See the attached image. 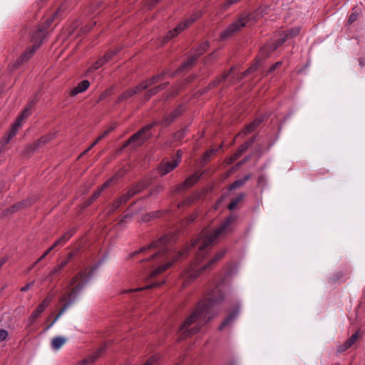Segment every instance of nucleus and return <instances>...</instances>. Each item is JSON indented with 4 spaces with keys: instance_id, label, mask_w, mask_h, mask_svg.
I'll list each match as a JSON object with an SVG mask.
<instances>
[{
    "instance_id": "nucleus-1",
    "label": "nucleus",
    "mask_w": 365,
    "mask_h": 365,
    "mask_svg": "<svg viewBox=\"0 0 365 365\" xmlns=\"http://www.w3.org/2000/svg\"><path fill=\"white\" fill-rule=\"evenodd\" d=\"M236 220L234 216H230L226 218L217 228L214 230H203L197 238L195 240L190 246L187 247L185 250L178 252V256L174 260L163 264L152 271V277L156 276L168 269L178 258L183 256L190 249L195 250V255L194 261L190 263L182 272L181 279L182 280V286L186 287L187 284L197 279L204 271L211 269V267L217 261H219L225 255V252H217L207 263L201 264L203 259L207 255L217 239L222 235L228 232H232L233 228L231 227L232 223Z\"/></svg>"
},
{
    "instance_id": "nucleus-2",
    "label": "nucleus",
    "mask_w": 365,
    "mask_h": 365,
    "mask_svg": "<svg viewBox=\"0 0 365 365\" xmlns=\"http://www.w3.org/2000/svg\"><path fill=\"white\" fill-rule=\"evenodd\" d=\"M222 284L220 283L208 294L205 301H201L195 311L185 320L179 329V339H184L195 334L210 320L212 308L224 300Z\"/></svg>"
},
{
    "instance_id": "nucleus-3",
    "label": "nucleus",
    "mask_w": 365,
    "mask_h": 365,
    "mask_svg": "<svg viewBox=\"0 0 365 365\" xmlns=\"http://www.w3.org/2000/svg\"><path fill=\"white\" fill-rule=\"evenodd\" d=\"M86 271H80L70 281L67 287L68 292L63 294L60 300L64 302V304L60 309L54 319L46 327L45 331L48 330L58 319L67 310V309L76 301L78 295L88 282Z\"/></svg>"
},
{
    "instance_id": "nucleus-4",
    "label": "nucleus",
    "mask_w": 365,
    "mask_h": 365,
    "mask_svg": "<svg viewBox=\"0 0 365 365\" xmlns=\"http://www.w3.org/2000/svg\"><path fill=\"white\" fill-rule=\"evenodd\" d=\"M261 13L262 12L259 9L247 15L241 16L236 21L231 24L221 33L220 39H227L233 36L237 31H240L242 28L248 25H251L257 20V19L259 18V16Z\"/></svg>"
},
{
    "instance_id": "nucleus-5",
    "label": "nucleus",
    "mask_w": 365,
    "mask_h": 365,
    "mask_svg": "<svg viewBox=\"0 0 365 365\" xmlns=\"http://www.w3.org/2000/svg\"><path fill=\"white\" fill-rule=\"evenodd\" d=\"M168 237H162L158 240L153 242L146 247H143L138 250V254L148 251L150 254V257L153 259H162L168 250Z\"/></svg>"
},
{
    "instance_id": "nucleus-6",
    "label": "nucleus",
    "mask_w": 365,
    "mask_h": 365,
    "mask_svg": "<svg viewBox=\"0 0 365 365\" xmlns=\"http://www.w3.org/2000/svg\"><path fill=\"white\" fill-rule=\"evenodd\" d=\"M201 15L202 14L200 12H196L195 14H192L189 18L186 19L185 21L178 24L177 26L173 30L169 31L168 33L167 38L168 39H170L178 36L185 29L190 26L197 19H199L201 16Z\"/></svg>"
},
{
    "instance_id": "nucleus-7",
    "label": "nucleus",
    "mask_w": 365,
    "mask_h": 365,
    "mask_svg": "<svg viewBox=\"0 0 365 365\" xmlns=\"http://www.w3.org/2000/svg\"><path fill=\"white\" fill-rule=\"evenodd\" d=\"M201 175L195 173L185 179V180L180 183L175 187H173L171 190V194H175L181 192L186 191L187 190L192 187L200 178Z\"/></svg>"
},
{
    "instance_id": "nucleus-8",
    "label": "nucleus",
    "mask_w": 365,
    "mask_h": 365,
    "mask_svg": "<svg viewBox=\"0 0 365 365\" xmlns=\"http://www.w3.org/2000/svg\"><path fill=\"white\" fill-rule=\"evenodd\" d=\"M53 299V294H48L42 302L36 307L32 312L31 315L29 317L27 325L31 326L34 324L35 321L40 317L41 314L44 312L46 307L49 305Z\"/></svg>"
},
{
    "instance_id": "nucleus-9",
    "label": "nucleus",
    "mask_w": 365,
    "mask_h": 365,
    "mask_svg": "<svg viewBox=\"0 0 365 365\" xmlns=\"http://www.w3.org/2000/svg\"><path fill=\"white\" fill-rule=\"evenodd\" d=\"M177 158L173 159L172 160H163L159 165L158 168V171L161 176L165 175L168 173L173 171L179 164L181 160V155L178 152Z\"/></svg>"
},
{
    "instance_id": "nucleus-10",
    "label": "nucleus",
    "mask_w": 365,
    "mask_h": 365,
    "mask_svg": "<svg viewBox=\"0 0 365 365\" xmlns=\"http://www.w3.org/2000/svg\"><path fill=\"white\" fill-rule=\"evenodd\" d=\"M209 42L205 41L201 43L196 49L195 55L187 58V61L185 62L179 68V71H182L184 69L191 66L193 65L194 62L197 60V58L202 55L208 48Z\"/></svg>"
},
{
    "instance_id": "nucleus-11",
    "label": "nucleus",
    "mask_w": 365,
    "mask_h": 365,
    "mask_svg": "<svg viewBox=\"0 0 365 365\" xmlns=\"http://www.w3.org/2000/svg\"><path fill=\"white\" fill-rule=\"evenodd\" d=\"M115 180H116L115 177H113L108 180L107 181H106L102 185V186L100 187L97 190H96L87 200H86L83 203L81 204V208L85 209L89 207L91 205H92L94 202V201L99 197L103 190L109 187Z\"/></svg>"
},
{
    "instance_id": "nucleus-12",
    "label": "nucleus",
    "mask_w": 365,
    "mask_h": 365,
    "mask_svg": "<svg viewBox=\"0 0 365 365\" xmlns=\"http://www.w3.org/2000/svg\"><path fill=\"white\" fill-rule=\"evenodd\" d=\"M37 50V46H31L29 47L15 61L13 64V69H16L21 66L24 63L28 61Z\"/></svg>"
},
{
    "instance_id": "nucleus-13",
    "label": "nucleus",
    "mask_w": 365,
    "mask_h": 365,
    "mask_svg": "<svg viewBox=\"0 0 365 365\" xmlns=\"http://www.w3.org/2000/svg\"><path fill=\"white\" fill-rule=\"evenodd\" d=\"M46 31L41 26L36 29L31 35L32 46H37V49L40 47L43 42V38L46 36Z\"/></svg>"
},
{
    "instance_id": "nucleus-14",
    "label": "nucleus",
    "mask_w": 365,
    "mask_h": 365,
    "mask_svg": "<svg viewBox=\"0 0 365 365\" xmlns=\"http://www.w3.org/2000/svg\"><path fill=\"white\" fill-rule=\"evenodd\" d=\"M183 112V108L182 106H178L177 108H175L173 111L170 113L169 114H167L163 121L162 122V124L164 126L169 125L175 119H176L178 116H180Z\"/></svg>"
},
{
    "instance_id": "nucleus-15",
    "label": "nucleus",
    "mask_w": 365,
    "mask_h": 365,
    "mask_svg": "<svg viewBox=\"0 0 365 365\" xmlns=\"http://www.w3.org/2000/svg\"><path fill=\"white\" fill-rule=\"evenodd\" d=\"M263 121L262 118H257L254 120L250 124L247 125L244 130L239 133L236 138L245 137L247 134L252 133Z\"/></svg>"
},
{
    "instance_id": "nucleus-16",
    "label": "nucleus",
    "mask_w": 365,
    "mask_h": 365,
    "mask_svg": "<svg viewBox=\"0 0 365 365\" xmlns=\"http://www.w3.org/2000/svg\"><path fill=\"white\" fill-rule=\"evenodd\" d=\"M106 346L103 345L98 349V350L91 355L88 356L86 358L81 361V365L94 363L96 359L106 351Z\"/></svg>"
},
{
    "instance_id": "nucleus-17",
    "label": "nucleus",
    "mask_w": 365,
    "mask_h": 365,
    "mask_svg": "<svg viewBox=\"0 0 365 365\" xmlns=\"http://www.w3.org/2000/svg\"><path fill=\"white\" fill-rule=\"evenodd\" d=\"M286 41V36H284L283 34L281 33L279 34V37L276 40V41L272 46H266L264 48H263V49L261 51V53L264 54V53H265L267 50L269 51V52L274 51L279 46L282 45Z\"/></svg>"
},
{
    "instance_id": "nucleus-18",
    "label": "nucleus",
    "mask_w": 365,
    "mask_h": 365,
    "mask_svg": "<svg viewBox=\"0 0 365 365\" xmlns=\"http://www.w3.org/2000/svg\"><path fill=\"white\" fill-rule=\"evenodd\" d=\"M90 86V82L88 80H83L81 81L77 86L74 87L70 92L71 96H76L78 93H81L86 91Z\"/></svg>"
},
{
    "instance_id": "nucleus-19",
    "label": "nucleus",
    "mask_w": 365,
    "mask_h": 365,
    "mask_svg": "<svg viewBox=\"0 0 365 365\" xmlns=\"http://www.w3.org/2000/svg\"><path fill=\"white\" fill-rule=\"evenodd\" d=\"M152 128L151 125H148L140 130H138V145L140 143H143L144 140L148 139L150 136V133H149L150 128Z\"/></svg>"
},
{
    "instance_id": "nucleus-20",
    "label": "nucleus",
    "mask_w": 365,
    "mask_h": 365,
    "mask_svg": "<svg viewBox=\"0 0 365 365\" xmlns=\"http://www.w3.org/2000/svg\"><path fill=\"white\" fill-rule=\"evenodd\" d=\"M238 313H239V307H237L230 314H229V315L227 317V318L224 320V322L219 327V329L222 330L226 326L231 324L233 322V320L237 317Z\"/></svg>"
},
{
    "instance_id": "nucleus-21",
    "label": "nucleus",
    "mask_w": 365,
    "mask_h": 365,
    "mask_svg": "<svg viewBox=\"0 0 365 365\" xmlns=\"http://www.w3.org/2000/svg\"><path fill=\"white\" fill-rule=\"evenodd\" d=\"M123 197H119L115 202L110 204L107 209V214L111 215L125 203Z\"/></svg>"
},
{
    "instance_id": "nucleus-22",
    "label": "nucleus",
    "mask_w": 365,
    "mask_h": 365,
    "mask_svg": "<svg viewBox=\"0 0 365 365\" xmlns=\"http://www.w3.org/2000/svg\"><path fill=\"white\" fill-rule=\"evenodd\" d=\"M66 341L63 336L54 337L51 341V347L53 350H58Z\"/></svg>"
},
{
    "instance_id": "nucleus-23",
    "label": "nucleus",
    "mask_w": 365,
    "mask_h": 365,
    "mask_svg": "<svg viewBox=\"0 0 365 365\" xmlns=\"http://www.w3.org/2000/svg\"><path fill=\"white\" fill-rule=\"evenodd\" d=\"M137 93V87H133L130 90L126 91L125 93L118 96L116 103H119L123 101L128 99Z\"/></svg>"
},
{
    "instance_id": "nucleus-24",
    "label": "nucleus",
    "mask_w": 365,
    "mask_h": 365,
    "mask_svg": "<svg viewBox=\"0 0 365 365\" xmlns=\"http://www.w3.org/2000/svg\"><path fill=\"white\" fill-rule=\"evenodd\" d=\"M201 194L200 193H194L192 195L187 197L185 200H183L182 202H180L178 205V207H183L185 205H190L192 203H193L195 201L200 199Z\"/></svg>"
},
{
    "instance_id": "nucleus-25",
    "label": "nucleus",
    "mask_w": 365,
    "mask_h": 365,
    "mask_svg": "<svg viewBox=\"0 0 365 365\" xmlns=\"http://www.w3.org/2000/svg\"><path fill=\"white\" fill-rule=\"evenodd\" d=\"M282 33L284 36H286L287 40L289 38H293L299 34L300 27H294L287 31H282Z\"/></svg>"
},
{
    "instance_id": "nucleus-26",
    "label": "nucleus",
    "mask_w": 365,
    "mask_h": 365,
    "mask_svg": "<svg viewBox=\"0 0 365 365\" xmlns=\"http://www.w3.org/2000/svg\"><path fill=\"white\" fill-rule=\"evenodd\" d=\"M250 179V175H246L243 178L238 179L234 181L230 185V190H235L241 186H242L248 180Z\"/></svg>"
},
{
    "instance_id": "nucleus-27",
    "label": "nucleus",
    "mask_w": 365,
    "mask_h": 365,
    "mask_svg": "<svg viewBox=\"0 0 365 365\" xmlns=\"http://www.w3.org/2000/svg\"><path fill=\"white\" fill-rule=\"evenodd\" d=\"M35 103H36V101L34 100H32L31 101H30L29 103L22 110L21 113L18 117L21 118V120H24L26 118H27L28 116H29L31 115V110Z\"/></svg>"
},
{
    "instance_id": "nucleus-28",
    "label": "nucleus",
    "mask_w": 365,
    "mask_h": 365,
    "mask_svg": "<svg viewBox=\"0 0 365 365\" xmlns=\"http://www.w3.org/2000/svg\"><path fill=\"white\" fill-rule=\"evenodd\" d=\"M76 233V228L73 227L66 232L60 238L59 240L62 245H65L70 238Z\"/></svg>"
},
{
    "instance_id": "nucleus-29",
    "label": "nucleus",
    "mask_w": 365,
    "mask_h": 365,
    "mask_svg": "<svg viewBox=\"0 0 365 365\" xmlns=\"http://www.w3.org/2000/svg\"><path fill=\"white\" fill-rule=\"evenodd\" d=\"M137 192V187L133 186L129 189L125 194H123L120 197H123L125 203L128 201Z\"/></svg>"
},
{
    "instance_id": "nucleus-30",
    "label": "nucleus",
    "mask_w": 365,
    "mask_h": 365,
    "mask_svg": "<svg viewBox=\"0 0 365 365\" xmlns=\"http://www.w3.org/2000/svg\"><path fill=\"white\" fill-rule=\"evenodd\" d=\"M36 199L35 197H31L21 202H19L18 204L19 205V207L21 210L23 208L31 206L36 202Z\"/></svg>"
},
{
    "instance_id": "nucleus-31",
    "label": "nucleus",
    "mask_w": 365,
    "mask_h": 365,
    "mask_svg": "<svg viewBox=\"0 0 365 365\" xmlns=\"http://www.w3.org/2000/svg\"><path fill=\"white\" fill-rule=\"evenodd\" d=\"M58 11H56L51 16H50L49 18H48L46 21V22L44 23V24L43 26H41V27L43 28V29H45L46 31L51 26V24H53V22L54 21V19L56 18V16H58Z\"/></svg>"
},
{
    "instance_id": "nucleus-32",
    "label": "nucleus",
    "mask_w": 365,
    "mask_h": 365,
    "mask_svg": "<svg viewBox=\"0 0 365 365\" xmlns=\"http://www.w3.org/2000/svg\"><path fill=\"white\" fill-rule=\"evenodd\" d=\"M255 139L252 138L249 140L244 143L237 150L240 154H242L244 152H245L254 143Z\"/></svg>"
},
{
    "instance_id": "nucleus-33",
    "label": "nucleus",
    "mask_w": 365,
    "mask_h": 365,
    "mask_svg": "<svg viewBox=\"0 0 365 365\" xmlns=\"http://www.w3.org/2000/svg\"><path fill=\"white\" fill-rule=\"evenodd\" d=\"M20 210H21V208L19 207V205L17 202L16 204H14L13 205H11L9 208L6 209L4 211V212L5 215H11V214H13V213H14L16 212H18Z\"/></svg>"
},
{
    "instance_id": "nucleus-34",
    "label": "nucleus",
    "mask_w": 365,
    "mask_h": 365,
    "mask_svg": "<svg viewBox=\"0 0 365 365\" xmlns=\"http://www.w3.org/2000/svg\"><path fill=\"white\" fill-rule=\"evenodd\" d=\"M243 197H244V195L242 194V195H239L238 197H237L236 198H235L234 200H232L228 205L229 210H234L237 207V204L242 200Z\"/></svg>"
},
{
    "instance_id": "nucleus-35",
    "label": "nucleus",
    "mask_w": 365,
    "mask_h": 365,
    "mask_svg": "<svg viewBox=\"0 0 365 365\" xmlns=\"http://www.w3.org/2000/svg\"><path fill=\"white\" fill-rule=\"evenodd\" d=\"M106 63V59H103V58H101L98 60H97L95 63H93L91 67L90 68L91 70H97L100 68L103 64Z\"/></svg>"
},
{
    "instance_id": "nucleus-36",
    "label": "nucleus",
    "mask_w": 365,
    "mask_h": 365,
    "mask_svg": "<svg viewBox=\"0 0 365 365\" xmlns=\"http://www.w3.org/2000/svg\"><path fill=\"white\" fill-rule=\"evenodd\" d=\"M137 140V132L136 133H134L132 136L128 140H126L123 145L122 146V148H120V150H123L124 148H125L126 147H128L130 144L131 143H135V142ZM135 145V144H133V146Z\"/></svg>"
},
{
    "instance_id": "nucleus-37",
    "label": "nucleus",
    "mask_w": 365,
    "mask_h": 365,
    "mask_svg": "<svg viewBox=\"0 0 365 365\" xmlns=\"http://www.w3.org/2000/svg\"><path fill=\"white\" fill-rule=\"evenodd\" d=\"M120 51V49L108 51L103 56V59H106V62L110 61L112 58Z\"/></svg>"
},
{
    "instance_id": "nucleus-38",
    "label": "nucleus",
    "mask_w": 365,
    "mask_h": 365,
    "mask_svg": "<svg viewBox=\"0 0 365 365\" xmlns=\"http://www.w3.org/2000/svg\"><path fill=\"white\" fill-rule=\"evenodd\" d=\"M166 83H161L158 86H155L154 88L150 89L148 92L150 93L149 96L157 93L159 91L164 89L166 87Z\"/></svg>"
},
{
    "instance_id": "nucleus-39",
    "label": "nucleus",
    "mask_w": 365,
    "mask_h": 365,
    "mask_svg": "<svg viewBox=\"0 0 365 365\" xmlns=\"http://www.w3.org/2000/svg\"><path fill=\"white\" fill-rule=\"evenodd\" d=\"M105 137L103 134L100 135L95 140L94 142L85 150L83 151L81 155H85L86 153H88L90 150H91L95 145L98 144L99 141L103 140Z\"/></svg>"
},
{
    "instance_id": "nucleus-40",
    "label": "nucleus",
    "mask_w": 365,
    "mask_h": 365,
    "mask_svg": "<svg viewBox=\"0 0 365 365\" xmlns=\"http://www.w3.org/2000/svg\"><path fill=\"white\" fill-rule=\"evenodd\" d=\"M358 16H359L358 11L356 9H353L352 13L351 14V15L349 16V17L348 19V21H347L348 24H351L354 21H356L358 19Z\"/></svg>"
},
{
    "instance_id": "nucleus-41",
    "label": "nucleus",
    "mask_w": 365,
    "mask_h": 365,
    "mask_svg": "<svg viewBox=\"0 0 365 365\" xmlns=\"http://www.w3.org/2000/svg\"><path fill=\"white\" fill-rule=\"evenodd\" d=\"M39 148V143H36V141L32 144L29 145L26 148V152L27 153H34L36 149Z\"/></svg>"
},
{
    "instance_id": "nucleus-42",
    "label": "nucleus",
    "mask_w": 365,
    "mask_h": 365,
    "mask_svg": "<svg viewBox=\"0 0 365 365\" xmlns=\"http://www.w3.org/2000/svg\"><path fill=\"white\" fill-rule=\"evenodd\" d=\"M52 139L51 135H44L41 137L38 140H37L36 142L39 143V147H41L43 145H45L48 142H49Z\"/></svg>"
},
{
    "instance_id": "nucleus-43",
    "label": "nucleus",
    "mask_w": 365,
    "mask_h": 365,
    "mask_svg": "<svg viewBox=\"0 0 365 365\" xmlns=\"http://www.w3.org/2000/svg\"><path fill=\"white\" fill-rule=\"evenodd\" d=\"M232 68L230 69V71H226L223 73L222 76L220 78H217L216 79L215 81H214L212 84V86H217L218 83H220L222 80H225V78H227L229 75L230 74L231 71H232Z\"/></svg>"
},
{
    "instance_id": "nucleus-44",
    "label": "nucleus",
    "mask_w": 365,
    "mask_h": 365,
    "mask_svg": "<svg viewBox=\"0 0 365 365\" xmlns=\"http://www.w3.org/2000/svg\"><path fill=\"white\" fill-rule=\"evenodd\" d=\"M359 331H356V333H354V334L351 335V337H349L346 341H347V344H349L351 346L354 344L356 343V341H357V339H359Z\"/></svg>"
},
{
    "instance_id": "nucleus-45",
    "label": "nucleus",
    "mask_w": 365,
    "mask_h": 365,
    "mask_svg": "<svg viewBox=\"0 0 365 365\" xmlns=\"http://www.w3.org/2000/svg\"><path fill=\"white\" fill-rule=\"evenodd\" d=\"M62 269H63L58 264L56 265L53 267V269L51 271L49 277H53L54 276L58 274Z\"/></svg>"
},
{
    "instance_id": "nucleus-46",
    "label": "nucleus",
    "mask_w": 365,
    "mask_h": 365,
    "mask_svg": "<svg viewBox=\"0 0 365 365\" xmlns=\"http://www.w3.org/2000/svg\"><path fill=\"white\" fill-rule=\"evenodd\" d=\"M185 133H186L185 129L180 130L178 131L177 133H175L174 137L176 140H181L185 137Z\"/></svg>"
},
{
    "instance_id": "nucleus-47",
    "label": "nucleus",
    "mask_w": 365,
    "mask_h": 365,
    "mask_svg": "<svg viewBox=\"0 0 365 365\" xmlns=\"http://www.w3.org/2000/svg\"><path fill=\"white\" fill-rule=\"evenodd\" d=\"M350 347H351V346L349 344H347V341H346L343 344L338 346L337 351L339 353H341V352L345 351L346 349H348Z\"/></svg>"
},
{
    "instance_id": "nucleus-48",
    "label": "nucleus",
    "mask_w": 365,
    "mask_h": 365,
    "mask_svg": "<svg viewBox=\"0 0 365 365\" xmlns=\"http://www.w3.org/2000/svg\"><path fill=\"white\" fill-rule=\"evenodd\" d=\"M241 156V154H240L237 151L233 155L230 156V158L228 159L227 163L232 164L236 160H237Z\"/></svg>"
},
{
    "instance_id": "nucleus-49",
    "label": "nucleus",
    "mask_w": 365,
    "mask_h": 365,
    "mask_svg": "<svg viewBox=\"0 0 365 365\" xmlns=\"http://www.w3.org/2000/svg\"><path fill=\"white\" fill-rule=\"evenodd\" d=\"M9 336V333L6 329H0V342L6 339Z\"/></svg>"
},
{
    "instance_id": "nucleus-50",
    "label": "nucleus",
    "mask_w": 365,
    "mask_h": 365,
    "mask_svg": "<svg viewBox=\"0 0 365 365\" xmlns=\"http://www.w3.org/2000/svg\"><path fill=\"white\" fill-rule=\"evenodd\" d=\"M257 64H255V65L250 66L248 69H247L243 73V76H247L248 74L254 72L257 69Z\"/></svg>"
},
{
    "instance_id": "nucleus-51",
    "label": "nucleus",
    "mask_w": 365,
    "mask_h": 365,
    "mask_svg": "<svg viewBox=\"0 0 365 365\" xmlns=\"http://www.w3.org/2000/svg\"><path fill=\"white\" fill-rule=\"evenodd\" d=\"M71 259L66 257L59 264H58L62 269H63L71 261Z\"/></svg>"
},
{
    "instance_id": "nucleus-52",
    "label": "nucleus",
    "mask_w": 365,
    "mask_h": 365,
    "mask_svg": "<svg viewBox=\"0 0 365 365\" xmlns=\"http://www.w3.org/2000/svg\"><path fill=\"white\" fill-rule=\"evenodd\" d=\"M71 259L66 257L59 264H58L62 269H63L71 261Z\"/></svg>"
},
{
    "instance_id": "nucleus-53",
    "label": "nucleus",
    "mask_w": 365,
    "mask_h": 365,
    "mask_svg": "<svg viewBox=\"0 0 365 365\" xmlns=\"http://www.w3.org/2000/svg\"><path fill=\"white\" fill-rule=\"evenodd\" d=\"M71 259L66 257L59 264H58L62 269H63L71 261Z\"/></svg>"
},
{
    "instance_id": "nucleus-54",
    "label": "nucleus",
    "mask_w": 365,
    "mask_h": 365,
    "mask_svg": "<svg viewBox=\"0 0 365 365\" xmlns=\"http://www.w3.org/2000/svg\"><path fill=\"white\" fill-rule=\"evenodd\" d=\"M164 76L163 73L158 75L156 76L153 77L151 79L149 80L150 84H153L160 81V79Z\"/></svg>"
},
{
    "instance_id": "nucleus-55",
    "label": "nucleus",
    "mask_w": 365,
    "mask_h": 365,
    "mask_svg": "<svg viewBox=\"0 0 365 365\" xmlns=\"http://www.w3.org/2000/svg\"><path fill=\"white\" fill-rule=\"evenodd\" d=\"M34 284V281H32L30 283H28L26 284V285H24V287H22L21 289H20V291L21 292H26L28 291L29 289H31V287Z\"/></svg>"
},
{
    "instance_id": "nucleus-56",
    "label": "nucleus",
    "mask_w": 365,
    "mask_h": 365,
    "mask_svg": "<svg viewBox=\"0 0 365 365\" xmlns=\"http://www.w3.org/2000/svg\"><path fill=\"white\" fill-rule=\"evenodd\" d=\"M156 361L157 357L155 356H152L147 360V361L143 365H153Z\"/></svg>"
},
{
    "instance_id": "nucleus-57",
    "label": "nucleus",
    "mask_w": 365,
    "mask_h": 365,
    "mask_svg": "<svg viewBox=\"0 0 365 365\" xmlns=\"http://www.w3.org/2000/svg\"><path fill=\"white\" fill-rule=\"evenodd\" d=\"M197 217V212H194V213L191 214L187 218V223H191V222H194L196 220Z\"/></svg>"
},
{
    "instance_id": "nucleus-58",
    "label": "nucleus",
    "mask_w": 365,
    "mask_h": 365,
    "mask_svg": "<svg viewBox=\"0 0 365 365\" xmlns=\"http://www.w3.org/2000/svg\"><path fill=\"white\" fill-rule=\"evenodd\" d=\"M111 94V91L110 90H106L105 91H103L101 96H100V100H103L105 98H106L107 97H108Z\"/></svg>"
},
{
    "instance_id": "nucleus-59",
    "label": "nucleus",
    "mask_w": 365,
    "mask_h": 365,
    "mask_svg": "<svg viewBox=\"0 0 365 365\" xmlns=\"http://www.w3.org/2000/svg\"><path fill=\"white\" fill-rule=\"evenodd\" d=\"M22 120H21V118L18 117L12 128L15 130H18L21 125Z\"/></svg>"
},
{
    "instance_id": "nucleus-60",
    "label": "nucleus",
    "mask_w": 365,
    "mask_h": 365,
    "mask_svg": "<svg viewBox=\"0 0 365 365\" xmlns=\"http://www.w3.org/2000/svg\"><path fill=\"white\" fill-rule=\"evenodd\" d=\"M116 125H113L111 126H110L107 130H106L102 134L103 135L104 137H106V135H108L110 132H112L115 128Z\"/></svg>"
},
{
    "instance_id": "nucleus-61",
    "label": "nucleus",
    "mask_w": 365,
    "mask_h": 365,
    "mask_svg": "<svg viewBox=\"0 0 365 365\" xmlns=\"http://www.w3.org/2000/svg\"><path fill=\"white\" fill-rule=\"evenodd\" d=\"M342 277V274L340 272V273H336V274H334L332 277H331V280L333 282H336L338 281L339 279H340Z\"/></svg>"
},
{
    "instance_id": "nucleus-62",
    "label": "nucleus",
    "mask_w": 365,
    "mask_h": 365,
    "mask_svg": "<svg viewBox=\"0 0 365 365\" xmlns=\"http://www.w3.org/2000/svg\"><path fill=\"white\" fill-rule=\"evenodd\" d=\"M282 64V62L281 61H278L275 63H274L269 68V72H272L273 71H274L277 67H279L280 65Z\"/></svg>"
},
{
    "instance_id": "nucleus-63",
    "label": "nucleus",
    "mask_w": 365,
    "mask_h": 365,
    "mask_svg": "<svg viewBox=\"0 0 365 365\" xmlns=\"http://www.w3.org/2000/svg\"><path fill=\"white\" fill-rule=\"evenodd\" d=\"M18 130H15L14 128H11V130H10L9 132V138H8V140L10 139V138H12L14 136L16 135V132H17Z\"/></svg>"
},
{
    "instance_id": "nucleus-64",
    "label": "nucleus",
    "mask_w": 365,
    "mask_h": 365,
    "mask_svg": "<svg viewBox=\"0 0 365 365\" xmlns=\"http://www.w3.org/2000/svg\"><path fill=\"white\" fill-rule=\"evenodd\" d=\"M58 245H61L63 246L61 242L59 240V239L58 240H56L53 245H52V247L54 249L56 247L58 246Z\"/></svg>"
}]
</instances>
